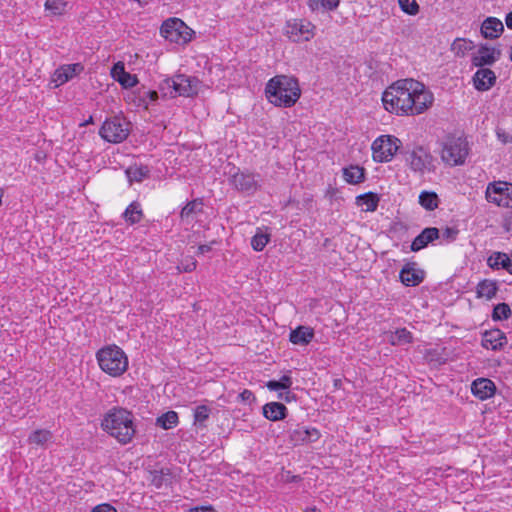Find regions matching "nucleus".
<instances>
[{
	"label": "nucleus",
	"instance_id": "f257e3e1",
	"mask_svg": "<svg viewBox=\"0 0 512 512\" xmlns=\"http://www.w3.org/2000/svg\"><path fill=\"white\" fill-rule=\"evenodd\" d=\"M384 108L397 115L414 116L425 112L434 102V96L425 85L412 78L401 79L390 85L382 95Z\"/></svg>",
	"mask_w": 512,
	"mask_h": 512
},
{
	"label": "nucleus",
	"instance_id": "f03ea898",
	"mask_svg": "<svg viewBox=\"0 0 512 512\" xmlns=\"http://www.w3.org/2000/svg\"><path fill=\"white\" fill-rule=\"evenodd\" d=\"M101 427L122 445L130 443L136 433L134 415L123 407L109 409L101 421Z\"/></svg>",
	"mask_w": 512,
	"mask_h": 512
},
{
	"label": "nucleus",
	"instance_id": "7ed1b4c3",
	"mask_svg": "<svg viewBox=\"0 0 512 512\" xmlns=\"http://www.w3.org/2000/svg\"><path fill=\"white\" fill-rule=\"evenodd\" d=\"M265 95L275 106L292 107L301 95L299 82L292 76L276 75L267 82Z\"/></svg>",
	"mask_w": 512,
	"mask_h": 512
},
{
	"label": "nucleus",
	"instance_id": "20e7f679",
	"mask_svg": "<svg viewBox=\"0 0 512 512\" xmlns=\"http://www.w3.org/2000/svg\"><path fill=\"white\" fill-rule=\"evenodd\" d=\"M96 358L100 368L113 377L121 376L128 368V358L125 352L116 345L101 348Z\"/></svg>",
	"mask_w": 512,
	"mask_h": 512
},
{
	"label": "nucleus",
	"instance_id": "39448f33",
	"mask_svg": "<svg viewBox=\"0 0 512 512\" xmlns=\"http://www.w3.org/2000/svg\"><path fill=\"white\" fill-rule=\"evenodd\" d=\"M468 152V143L465 139L448 136L443 144L441 158L450 166H458L464 164Z\"/></svg>",
	"mask_w": 512,
	"mask_h": 512
},
{
	"label": "nucleus",
	"instance_id": "423d86ee",
	"mask_svg": "<svg viewBox=\"0 0 512 512\" xmlns=\"http://www.w3.org/2000/svg\"><path fill=\"white\" fill-rule=\"evenodd\" d=\"M130 134V122L118 116L106 119L102 124L99 135L109 143H121Z\"/></svg>",
	"mask_w": 512,
	"mask_h": 512
},
{
	"label": "nucleus",
	"instance_id": "0eeeda50",
	"mask_svg": "<svg viewBox=\"0 0 512 512\" xmlns=\"http://www.w3.org/2000/svg\"><path fill=\"white\" fill-rule=\"evenodd\" d=\"M405 159L406 164L409 168L420 174H424L426 171H432L433 156L423 146H415L412 149H405L400 152Z\"/></svg>",
	"mask_w": 512,
	"mask_h": 512
},
{
	"label": "nucleus",
	"instance_id": "6e6552de",
	"mask_svg": "<svg viewBox=\"0 0 512 512\" xmlns=\"http://www.w3.org/2000/svg\"><path fill=\"white\" fill-rule=\"evenodd\" d=\"M401 141L393 135H381L371 146L373 160L376 162H389L400 148Z\"/></svg>",
	"mask_w": 512,
	"mask_h": 512
},
{
	"label": "nucleus",
	"instance_id": "1a4fd4ad",
	"mask_svg": "<svg viewBox=\"0 0 512 512\" xmlns=\"http://www.w3.org/2000/svg\"><path fill=\"white\" fill-rule=\"evenodd\" d=\"M188 29L182 20L170 18L161 25L160 34L170 42L184 44L191 40V34L187 31Z\"/></svg>",
	"mask_w": 512,
	"mask_h": 512
},
{
	"label": "nucleus",
	"instance_id": "9d476101",
	"mask_svg": "<svg viewBox=\"0 0 512 512\" xmlns=\"http://www.w3.org/2000/svg\"><path fill=\"white\" fill-rule=\"evenodd\" d=\"M486 199L501 207H512V184L505 181L489 183L486 188Z\"/></svg>",
	"mask_w": 512,
	"mask_h": 512
},
{
	"label": "nucleus",
	"instance_id": "9b49d317",
	"mask_svg": "<svg viewBox=\"0 0 512 512\" xmlns=\"http://www.w3.org/2000/svg\"><path fill=\"white\" fill-rule=\"evenodd\" d=\"M501 49L492 47L488 43H481L475 53L472 54L471 64L474 67L491 66L500 59Z\"/></svg>",
	"mask_w": 512,
	"mask_h": 512
},
{
	"label": "nucleus",
	"instance_id": "f8f14e48",
	"mask_svg": "<svg viewBox=\"0 0 512 512\" xmlns=\"http://www.w3.org/2000/svg\"><path fill=\"white\" fill-rule=\"evenodd\" d=\"M171 83L173 84L174 98L178 96L192 97L198 93L200 81L196 77L177 74L171 77Z\"/></svg>",
	"mask_w": 512,
	"mask_h": 512
},
{
	"label": "nucleus",
	"instance_id": "ddd939ff",
	"mask_svg": "<svg viewBox=\"0 0 512 512\" xmlns=\"http://www.w3.org/2000/svg\"><path fill=\"white\" fill-rule=\"evenodd\" d=\"M313 28L310 22L304 20L289 21L286 25V35L296 43L309 41L314 35Z\"/></svg>",
	"mask_w": 512,
	"mask_h": 512
},
{
	"label": "nucleus",
	"instance_id": "4468645a",
	"mask_svg": "<svg viewBox=\"0 0 512 512\" xmlns=\"http://www.w3.org/2000/svg\"><path fill=\"white\" fill-rule=\"evenodd\" d=\"M256 177H259V175L238 171L232 175L230 182L237 191L252 195L259 188L258 179Z\"/></svg>",
	"mask_w": 512,
	"mask_h": 512
},
{
	"label": "nucleus",
	"instance_id": "2eb2a0df",
	"mask_svg": "<svg viewBox=\"0 0 512 512\" xmlns=\"http://www.w3.org/2000/svg\"><path fill=\"white\" fill-rule=\"evenodd\" d=\"M319 438L320 432L316 428L296 425L295 428L289 429V440L295 446L315 442Z\"/></svg>",
	"mask_w": 512,
	"mask_h": 512
},
{
	"label": "nucleus",
	"instance_id": "dca6fc26",
	"mask_svg": "<svg viewBox=\"0 0 512 512\" xmlns=\"http://www.w3.org/2000/svg\"><path fill=\"white\" fill-rule=\"evenodd\" d=\"M425 271L416 268L415 262L406 263L399 273V278L405 286H417L423 282Z\"/></svg>",
	"mask_w": 512,
	"mask_h": 512
},
{
	"label": "nucleus",
	"instance_id": "f3484780",
	"mask_svg": "<svg viewBox=\"0 0 512 512\" xmlns=\"http://www.w3.org/2000/svg\"><path fill=\"white\" fill-rule=\"evenodd\" d=\"M479 69L473 76V84L478 91H487L496 83V74L490 68L478 67Z\"/></svg>",
	"mask_w": 512,
	"mask_h": 512
},
{
	"label": "nucleus",
	"instance_id": "a211bd4d",
	"mask_svg": "<svg viewBox=\"0 0 512 512\" xmlns=\"http://www.w3.org/2000/svg\"><path fill=\"white\" fill-rule=\"evenodd\" d=\"M472 394L479 400H486L494 396L496 386L494 382L488 378H477L471 384Z\"/></svg>",
	"mask_w": 512,
	"mask_h": 512
},
{
	"label": "nucleus",
	"instance_id": "6ab92c4d",
	"mask_svg": "<svg viewBox=\"0 0 512 512\" xmlns=\"http://www.w3.org/2000/svg\"><path fill=\"white\" fill-rule=\"evenodd\" d=\"M440 237V231L436 227H427L418 234L411 243L410 249L418 252L428 246V244Z\"/></svg>",
	"mask_w": 512,
	"mask_h": 512
},
{
	"label": "nucleus",
	"instance_id": "aec40b11",
	"mask_svg": "<svg viewBox=\"0 0 512 512\" xmlns=\"http://www.w3.org/2000/svg\"><path fill=\"white\" fill-rule=\"evenodd\" d=\"M505 343L506 336L499 329H492L483 334L482 346L486 349L501 350Z\"/></svg>",
	"mask_w": 512,
	"mask_h": 512
},
{
	"label": "nucleus",
	"instance_id": "412c9836",
	"mask_svg": "<svg viewBox=\"0 0 512 512\" xmlns=\"http://www.w3.org/2000/svg\"><path fill=\"white\" fill-rule=\"evenodd\" d=\"M112 77L118 81L124 88H132L138 83L136 75L125 71L124 64L117 62L111 69Z\"/></svg>",
	"mask_w": 512,
	"mask_h": 512
},
{
	"label": "nucleus",
	"instance_id": "4be33fe9",
	"mask_svg": "<svg viewBox=\"0 0 512 512\" xmlns=\"http://www.w3.org/2000/svg\"><path fill=\"white\" fill-rule=\"evenodd\" d=\"M263 416L270 421H279L287 417L288 409L281 402H269L262 408Z\"/></svg>",
	"mask_w": 512,
	"mask_h": 512
},
{
	"label": "nucleus",
	"instance_id": "5701e85b",
	"mask_svg": "<svg viewBox=\"0 0 512 512\" xmlns=\"http://www.w3.org/2000/svg\"><path fill=\"white\" fill-rule=\"evenodd\" d=\"M503 31V23L495 17L486 18L481 25V35L486 39L498 38Z\"/></svg>",
	"mask_w": 512,
	"mask_h": 512
},
{
	"label": "nucleus",
	"instance_id": "b1692460",
	"mask_svg": "<svg viewBox=\"0 0 512 512\" xmlns=\"http://www.w3.org/2000/svg\"><path fill=\"white\" fill-rule=\"evenodd\" d=\"M314 335L313 328L299 325L294 330H291L289 340L295 345L305 346L313 340Z\"/></svg>",
	"mask_w": 512,
	"mask_h": 512
},
{
	"label": "nucleus",
	"instance_id": "393cba45",
	"mask_svg": "<svg viewBox=\"0 0 512 512\" xmlns=\"http://www.w3.org/2000/svg\"><path fill=\"white\" fill-rule=\"evenodd\" d=\"M83 70L84 67L80 63L61 66L59 69L55 71V82L57 83L56 85L58 86L66 83Z\"/></svg>",
	"mask_w": 512,
	"mask_h": 512
},
{
	"label": "nucleus",
	"instance_id": "a878e982",
	"mask_svg": "<svg viewBox=\"0 0 512 512\" xmlns=\"http://www.w3.org/2000/svg\"><path fill=\"white\" fill-rule=\"evenodd\" d=\"M498 292L497 282L490 279L480 281L476 286V294L478 298H486L491 300Z\"/></svg>",
	"mask_w": 512,
	"mask_h": 512
},
{
	"label": "nucleus",
	"instance_id": "bb28decb",
	"mask_svg": "<svg viewBox=\"0 0 512 512\" xmlns=\"http://www.w3.org/2000/svg\"><path fill=\"white\" fill-rule=\"evenodd\" d=\"M380 197L377 193L367 192L356 197V204L366 212H374L378 208Z\"/></svg>",
	"mask_w": 512,
	"mask_h": 512
},
{
	"label": "nucleus",
	"instance_id": "cd10ccee",
	"mask_svg": "<svg viewBox=\"0 0 512 512\" xmlns=\"http://www.w3.org/2000/svg\"><path fill=\"white\" fill-rule=\"evenodd\" d=\"M343 178L349 184H359L365 180V169L358 165L343 168Z\"/></svg>",
	"mask_w": 512,
	"mask_h": 512
},
{
	"label": "nucleus",
	"instance_id": "c85d7f7f",
	"mask_svg": "<svg viewBox=\"0 0 512 512\" xmlns=\"http://www.w3.org/2000/svg\"><path fill=\"white\" fill-rule=\"evenodd\" d=\"M142 217L143 211L138 202H132L123 213V218L131 225L139 223Z\"/></svg>",
	"mask_w": 512,
	"mask_h": 512
},
{
	"label": "nucleus",
	"instance_id": "c756f323",
	"mask_svg": "<svg viewBox=\"0 0 512 512\" xmlns=\"http://www.w3.org/2000/svg\"><path fill=\"white\" fill-rule=\"evenodd\" d=\"M419 204L426 210L433 211L439 204L438 195L432 191H422L419 195Z\"/></svg>",
	"mask_w": 512,
	"mask_h": 512
},
{
	"label": "nucleus",
	"instance_id": "7c9ffc66",
	"mask_svg": "<svg viewBox=\"0 0 512 512\" xmlns=\"http://www.w3.org/2000/svg\"><path fill=\"white\" fill-rule=\"evenodd\" d=\"M412 341V333L406 328L397 329L396 331L392 332L389 337V342L392 345H404L412 343Z\"/></svg>",
	"mask_w": 512,
	"mask_h": 512
},
{
	"label": "nucleus",
	"instance_id": "2f4dec72",
	"mask_svg": "<svg viewBox=\"0 0 512 512\" xmlns=\"http://www.w3.org/2000/svg\"><path fill=\"white\" fill-rule=\"evenodd\" d=\"M203 211L202 199L197 198L188 202L181 210L180 217L182 220H188L193 214L201 213Z\"/></svg>",
	"mask_w": 512,
	"mask_h": 512
},
{
	"label": "nucleus",
	"instance_id": "473e14b6",
	"mask_svg": "<svg viewBox=\"0 0 512 512\" xmlns=\"http://www.w3.org/2000/svg\"><path fill=\"white\" fill-rule=\"evenodd\" d=\"M178 414L175 411H168L156 419V425L168 430L178 424Z\"/></svg>",
	"mask_w": 512,
	"mask_h": 512
},
{
	"label": "nucleus",
	"instance_id": "72a5a7b5",
	"mask_svg": "<svg viewBox=\"0 0 512 512\" xmlns=\"http://www.w3.org/2000/svg\"><path fill=\"white\" fill-rule=\"evenodd\" d=\"M340 0H308L307 4L312 11H333L339 6Z\"/></svg>",
	"mask_w": 512,
	"mask_h": 512
},
{
	"label": "nucleus",
	"instance_id": "f704fd0d",
	"mask_svg": "<svg viewBox=\"0 0 512 512\" xmlns=\"http://www.w3.org/2000/svg\"><path fill=\"white\" fill-rule=\"evenodd\" d=\"M211 414V408L207 405H199L194 409V425L200 428L206 427V421Z\"/></svg>",
	"mask_w": 512,
	"mask_h": 512
},
{
	"label": "nucleus",
	"instance_id": "c9c22d12",
	"mask_svg": "<svg viewBox=\"0 0 512 512\" xmlns=\"http://www.w3.org/2000/svg\"><path fill=\"white\" fill-rule=\"evenodd\" d=\"M148 166H131L126 170L129 181L141 182L149 176Z\"/></svg>",
	"mask_w": 512,
	"mask_h": 512
},
{
	"label": "nucleus",
	"instance_id": "e433bc0d",
	"mask_svg": "<svg viewBox=\"0 0 512 512\" xmlns=\"http://www.w3.org/2000/svg\"><path fill=\"white\" fill-rule=\"evenodd\" d=\"M269 241L270 234L264 232L261 228H258L256 234L251 239V246L255 251L260 252L265 248Z\"/></svg>",
	"mask_w": 512,
	"mask_h": 512
},
{
	"label": "nucleus",
	"instance_id": "4c0bfd02",
	"mask_svg": "<svg viewBox=\"0 0 512 512\" xmlns=\"http://www.w3.org/2000/svg\"><path fill=\"white\" fill-rule=\"evenodd\" d=\"M474 48L475 45L471 40H466L462 38L455 39L451 46V50L457 56H464L467 51H470Z\"/></svg>",
	"mask_w": 512,
	"mask_h": 512
},
{
	"label": "nucleus",
	"instance_id": "58836bf2",
	"mask_svg": "<svg viewBox=\"0 0 512 512\" xmlns=\"http://www.w3.org/2000/svg\"><path fill=\"white\" fill-rule=\"evenodd\" d=\"M292 384V378L289 375H283L279 380H269L266 387L270 391L288 390Z\"/></svg>",
	"mask_w": 512,
	"mask_h": 512
},
{
	"label": "nucleus",
	"instance_id": "ea45409f",
	"mask_svg": "<svg viewBox=\"0 0 512 512\" xmlns=\"http://www.w3.org/2000/svg\"><path fill=\"white\" fill-rule=\"evenodd\" d=\"M512 311L507 303H498L492 311V319L494 321L507 320L511 317Z\"/></svg>",
	"mask_w": 512,
	"mask_h": 512
},
{
	"label": "nucleus",
	"instance_id": "a19ab883",
	"mask_svg": "<svg viewBox=\"0 0 512 512\" xmlns=\"http://www.w3.org/2000/svg\"><path fill=\"white\" fill-rule=\"evenodd\" d=\"M52 438V434L48 430H36L29 436V442L36 445H44Z\"/></svg>",
	"mask_w": 512,
	"mask_h": 512
},
{
	"label": "nucleus",
	"instance_id": "79ce46f5",
	"mask_svg": "<svg viewBox=\"0 0 512 512\" xmlns=\"http://www.w3.org/2000/svg\"><path fill=\"white\" fill-rule=\"evenodd\" d=\"M159 92L161 93L162 98L172 99L174 98L173 94V84L171 83V77H167L163 79L158 86Z\"/></svg>",
	"mask_w": 512,
	"mask_h": 512
},
{
	"label": "nucleus",
	"instance_id": "37998d69",
	"mask_svg": "<svg viewBox=\"0 0 512 512\" xmlns=\"http://www.w3.org/2000/svg\"><path fill=\"white\" fill-rule=\"evenodd\" d=\"M401 10L409 15H416L419 12V5L416 0H398Z\"/></svg>",
	"mask_w": 512,
	"mask_h": 512
},
{
	"label": "nucleus",
	"instance_id": "c03bdc74",
	"mask_svg": "<svg viewBox=\"0 0 512 512\" xmlns=\"http://www.w3.org/2000/svg\"><path fill=\"white\" fill-rule=\"evenodd\" d=\"M66 3L59 0H47L45 8L50 10L54 15H61L65 11Z\"/></svg>",
	"mask_w": 512,
	"mask_h": 512
},
{
	"label": "nucleus",
	"instance_id": "a18cd8bd",
	"mask_svg": "<svg viewBox=\"0 0 512 512\" xmlns=\"http://www.w3.org/2000/svg\"><path fill=\"white\" fill-rule=\"evenodd\" d=\"M496 259L500 260V269L506 270L512 274V253L509 256L504 252H496Z\"/></svg>",
	"mask_w": 512,
	"mask_h": 512
},
{
	"label": "nucleus",
	"instance_id": "49530a36",
	"mask_svg": "<svg viewBox=\"0 0 512 512\" xmlns=\"http://www.w3.org/2000/svg\"><path fill=\"white\" fill-rule=\"evenodd\" d=\"M458 233H459V231L456 228L446 227L442 233V237L446 241L452 242V241L456 240Z\"/></svg>",
	"mask_w": 512,
	"mask_h": 512
},
{
	"label": "nucleus",
	"instance_id": "de8ad7c7",
	"mask_svg": "<svg viewBox=\"0 0 512 512\" xmlns=\"http://www.w3.org/2000/svg\"><path fill=\"white\" fill-rule=\"evenodd\" d=\"M238 398H240V400L243 403H247V404H251L252 402H254L256 400L254 393L248 389L243 390L238 395Z\"/></svg>",
	"mask_w": 512,
	"mask_h": 512
},
{
	"label": "nucleus",
	"instance_id": "09e8293b",
	"mask_svg": "<svg viewBox=\"0 0 512 512\" xmlns=\"http://www.w3.org/2000/svg\"><path fill=\"white\" fill-rule=\"evenodd\" d=\"M91 512H117V510L112 505L104 503L93 508Z\"/></svg>",
	"mask_w": 512,
	"mask_h": 512
},
{
	"label": "nucleus",
	"instance_id": "8fccbe9b",
	"mask_svg": "<svg viewBox=\"0 0 512 512\" xmlns=\"http://www.w3.org/2000/svg\"><path fill=\"white\" fill-rule=\"evenodd\" d=\"M487 264L492 269H500V260L496 259V252H494L487 260Z\"/></svg>",
	"mask_w": 512,
	"mask_h": 512
},
{
	"label": "nucleus",
	"instance_id": "3c124183",
	"mask_svg": "<svg viewBox=\"0 0 512 512\" xmlns=\"http://www.w3.org/2000/svg\"><path fill=\"white\" fill-rule=\"evenodd\" d=\"M169 473H166V475H168ZM164 476H165V473L163 470H161L159 473L156 472L154 477H153V483L157 486V487H160L164 481Z\"/></svg>",
	"mask_w": 512,
	"mask_h": 512
},
{
	"label": "nucleus",
	"instance_id": "603ef678",
	"mask_svg": "<svg viewBox=\"0 0 512 512\" xmlns=\"http://www.w3.org/2000/svg\"><path fill=\"white\" fill-rule=\"evenodd\" d=\"M503 227L507 231H512V211H508L504 217Z\"/></svg>",
	"mask_w": 512,
	"mask_h": 512
},
{
	"label": "nucleus",
	"instance_id": "864d4df0",
	"mask_svg": "<svg viewBox=\"0 0 512 512\" xmlns=\"http://www.w3.org/2000/svg\"><path fill=\"white\" fill-rule=\"evenodd\" d=\"M189 512H217L212 506H200L191 508Z\"/></svg>",
	"mask_w": 512,
	"mask_h": 512
},
{
	"label": "nucleus",
	"instance_id": "5fc2aeb1",
	"mask_svg": "<svg viewBox=\"0 0 512 512\" xmlns=\"http://www.w3.org/2000/svg\"><path fill=\"white\" fill-rule=\"evenodd\" d=\"M146 96L149 98L150 102H156L159 99V92L156 90H149L146 93Z\"/></svg>",
	"mask_w": 512,
	"mask_h": 512
},
{
	"label": "nucleus",
	"instance_id": "6e6d98bb",
	"mask_svg": "<svg viewBox=\"0 0 512 512\" xmlns=\"http://www.w3.org/2000/svg\"><path fill=\"white\" fill-rule=\"evenodd\" d=\"M211 250H212L211 245L203 244V245L198 246L197 254L204 255V254L210 252Z\"/></svg>",
	"mask_w": 512,
	"mask_h": 512
},
{
	"label": "nucleus",
	"instance_id": "4d7b16f0",
	"mask_svg": "<svg viewBox=\"0 0 512 512\" xmlns=\"http://www.w3.org/2000/svg\"><path fill=\"white\" fill-rule=\"evenodd\" d=\"M295 396L292 395L290 392H286L285 395L283 393H279L278 398L284 399L285 401L289 402L291 398H294Z\"/></svg>",
	"mask_w": 512,
	"mask_h": 512
},
{
	"label": "nucleus",
	"instance_id": "13d9d810",
	"mask_svg": "<svg viewBox=\"0 0 512 512\" xmlns=\"http://www.w3.org/2000/svg\"><path fill=\"white\" fill-rule=\"evenodd\" d=\"M301 480L299 475H287L286 482H298Z\"/></svg>",
	"mask_w": 512,
	"mask_h": 512
},
{
	"label": "nucleus",
	"instance_id": "bf43d9fd",
	"mask_svg": "<svg viewBox=\"0 0 512 512\" xmlns=\"http://www.w3.org/2000/svg\"><path fill=\"white\" fill-rule=\"evenodd\" d=\"M506 25L509 29H512V11L509 12L505 17Z\"/></svg>",
	"mask_w": 512,
	"mask_h": 512
},
{
	"label": "nucleus",
	"instance_id": "052dcab7",
	"mask_svg": "<svg viewBox=\"0 0 512 512\" xmlns=\"http://www.w3.org/2000/svg\"><path fill=\"white\" fill-rule=\"evenodd\" d=\"M92 123H93V117L90 116L89 119H87L85 122H83L81 124V126H87V125L92 124Z\"/></svg>",
	"mask_w": 512,
	"mask_h": 512
},
{
	"label": "nucleus",
	"instance_id": "680f3d73",
	"mask_svg": "<svg viewBox=\"0 0 512 512\" xmlns=\"http://www.w3.org/2000/svg\"><path fill=\"white\" fill-rule=\"evenodd\" d=\"M196 268V262H193L191 266H187L185 268V271L187 272H191L192 270H194Z\"/></svg>",
	"mask_w": 512,
	"mask_h": 512
},
{
	"label": "nucleus",
	"instance_id": "e2e57ef3",
	"mask_svg": "<svg viewBox=\"0 0 512 512\" xmlns=\"http://www.w3.org/2000/svg\"><path fill=\"white\" fill-rule=\"evenodd\" d=\"M341 384H342V381L340 379H335L334 380V386L335 388H340L341 387Z\"/></svg>",
	"mask_w": 512,
	"mask_h": 512
},
{
	"label": "nucleus",
	"instance_id": "0e129e2a",
	"mask_svg": "<svg viewBox=\"0 0 512 512\" xmlns=\"http://www.w3.org/2000/svg\"><path fill=\"white\" fill-rule=\"evenodd\" d=\"M305 512H321V511L316 507H312V508L307 509Z\"/></svg>",
	"mask_w": 512,
	"mask_h": 512
},
{
	"label": "nucleus",
	"instance_id": "69168bd1",
	"mask_svg": "<svg viewBox=\"0 0 512 512\" xmlns=\"http://www.w3.org/2000/svg\"><path fill=\"white\" fill-rule=\"evenodd\" d=\"M510 60L512 61V47H511V52H510Z\"/></svg>",
	"mask_w": 512,
	"mask_h": 512
}]
</instances>
